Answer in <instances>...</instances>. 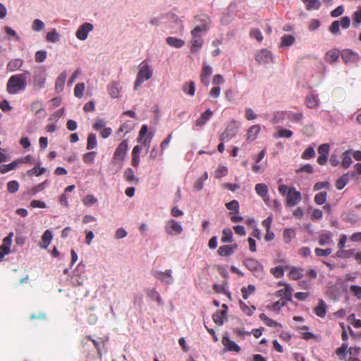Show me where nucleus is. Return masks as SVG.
<instances>
[{
    "label": "nucleus",
    "mask_w": 361,
    "mask_h": 361,
    "mask_svg": "<svg viewBox=\"0 0 361 361\" xmlns=\"http://www.w3.org/2000/svg\"><path fill=\"white\" fill-rule=\"evenodd\" d=\"M27 78L25 74L20 73L12 75L7 82L6 89L9 94H15L25 89Z\"/></svg>",
    "instance_id": "obj_1"
},
{
    "label": "nucleus",
    "mask_w": 361,
    "mask_h": 361,
    "mask_svg": "<svg viewBox=\"0 0 361 361\" xmlns=\"http://www.w3.org/2000/svg\"><path fill=\"white\" fill-rule=\"evenodd\" d=\"M128 149L127 140H123L116 147L112 158V164L118 166L120 169L123 166Z\"/></svg>",
    "instance_id": "obj_2"
},
{
    "label": "nucleus",
    "mask_w": 361,
    "mask_h": 361,
    "mask_svg": "<svg viewBox=\"0 0 361 361\" xmlns=\"http://www.w3.org/2000/svg\"><path fill=\"white\" fill-rule=\"evenodd\" d=\"M153 71L146 61H142L137 73L134 84V89L137 90L145 81L148 80L152 76Z\"/></svg>",
    "instance_id": "obj_3"
},
{
    "label": "nucleus",
    "mask_w": 361,
    "mask_h": 361,
    "mask_svg": "<svg viewBox=\"0 0 361 361\" xmlns=\"http://www.w3.org/2000/svg\"><path fill=\"white\" fill-rule=\"evenodd\" d=\"M196 26L194 27L195 31L202 32H207L210 27L211 19L209 16L206 14H199L194 17Z\"/></svg>",
    "instance_id": "obj_4"
},
{
    "label": "nucleus",
    "mask_w": 361,
    "mask_h": 361,
    "mask_svg": "<svg viewBox=\"0 0 361 361\" xmlns=\"http://www.w3.org/2000/svg\"><path fill=\"white\" fill-rule=\"evenodd\" d=\"M243 264L256 276L263 275V267L259 261L253 258H247Z\"/></svg>",
    "instance_id": "obj_5"
},
{
    "label": "nucleus",
    "mask_w": 361,
    "mask_h": 361,
    "mask_svg": "<svg viewBox=\"0 0 361 361\" xmlns=\"http://www.w3.org/2000/svg\"><path fill=\"white\" fill-rule=\"evenodd\" d=\"M341 56L345 64H355L358 63L360 59L359 54L350 49H343Z\"/></svg>",
    "instance_id": "obj_6"
},
{
    "label": "nucleus",
    "mask_w": 361,
    "mask_h": 361,
    "mask_svg": "<svg viewBox=\"0 0 361 361\" xmlns=\"http://www.w3.org/2000/svg\"><path fill=\"white\" fill-rule=\"evenodd\" d=\"M201 32H202L200 31H195V30L194 29L192 30L190 32L192 36V39L190 41V51L192 53H195L198 51L203 45L204 39L200 35Z\"/></svg>",
    "instance_id": "obj_7"
},
{
    "label": "nucleus",
    "mask_w": 361,
    "mask_h": 361,
    "mask_svg": "<svg viewBox=\"0 0 361 361\" xmlns=\"http://www.w3.org/2000/svg\"><path fill=\"white\" fill-rule=\"evenodd\" d=\"M279 286H283L284 288L280 289L275 293L276 297L281 298V300H286L287 302L292 301L293 288L286 283L279 282Z\"/></svg>",
    "instance_id": "obj_8"
},
{
    "label": "nucleus",
    "mask_w": 361,
    "mask_h": 361,
    "mask_svg": "<svg viewBox=\"0 0 361 361\" xmlns=\"http://www.w3.org/2000/svg\"><path fill=\"white\" fill-rule=\"evenodd\" d=\"M302 200L300 192L295 190V188H290L287 193L286 205L288 207H294L298 204Z\"/></svg>",
    "instance_id": "obj_9"
},
{
    "label": "nucleus",
    "mask_w": 361,
    "mask_h": 361,
    "mask_svg": "<svg viewBox=\"0 0 361 361\" xmlns=\"http://www.w3.org/2000/svg\"><path fill=\"white\" fill-rule=\"evenodd\" d=\"M165 231L170 235H176L183 232V228L178 221L170 219L166 223Z\"/></svg>",
    "instance_id": "obj_10"
},
{
    "label": "nucleus",
    "mask_w": 361,
    "mask_h": 361,
    "mask_svg": "<svg viewBox=\"0 0 361 361\" xmlns=\"http://www.w3.org/2000/svg\"><path fill=\"white\" fill-rule=\"evenodd\" d=\"M238 132V128L234 122L230 123L226 128L224 132L220 135L221 141H228L234 137Z\"/></svg>",
    "instance_id": "obj_11"
},
{
    "label": "nucleus",
    "mask_w": 361,
    "mask_h": 361,
    "mask_svg": "<svg viewBox=\"0 0 361 361\" xmlns=\"http://www.w3.org/2000/svg\"><path fill=\"white\" fill-rule=\"evenodd\" d=\"M221 343L224 347L225 351L240 353L241 350L240 347L234 341H231L228 335H224L222 337Z\"/></svg>",
    "instance_id": "obj_12"
},
{
    "label": "nucleus",
    "mask_w": 361,
    "mask_h": 361,
    "mask_svg": "<svg viewBox=\"0 0 361 361\" xmlns=\"http://www.w3.org/2000/svg\"><path fill=\"white\" fill-rule=\"evenodd\" d=\"M93 25L90 23H85L81 25L75 32L76 37L80 40H85L88 36V33L93 30Z\"/></svg>",
    "instance_id": "obj_13"
},
{
    "label": "nucleus",
    "mask_w": 361,
    "mask_h": 361,
    "mask_svg": "<svg viewBox=\"0 0 361 361\" xmlns=\"http://www.w3.org/2000/svg\"><path fill=\"white\" fill-rule=\"evenodd\" d=\"M255 59L260 64H266L272 61V54L267 49H262L256 54Z\"/></svg>",
    "instance_id": "obj_14"
},
{
    "label": "nucleus",
    "mask_w": 361,
    "mask_h": 361,
    "mask_svg": "<svg viewBox=\"0 0 361 361\" xmlns=\"http://www.w3.org/2000/svg\"><path fill=\"white\" fill-rule=\"evenodd\" d=\"M154 276L166 284H171L173 282L172 271L171 269H167L165 271H157Z\"/></svg>",
    "instance_id": "obj_15"
},
{
    "label": "nucleus",
    "mask_w": 361,
    "mask_h": 361,
    "mask_svg": "<svg viewBox=\"0 0 361 361\" xmlns=\"http://www.w3.org/2000/svg\"><path fill=\"white\" fill-rule=\"evenodd\" d=\"M212 74V68L206 63H203L201 74L200 80L204 85L208 86L209 84V77Z\"/></svg>",
    "instance_id": "obj_16"
},
{
    "label": "nucleus",
    "mask_w": 361,
    "mask_h": 361,
    "mask_svg": "<svg viewBox=\"0 0 361 361\" xmlns=\"http://www.w3.org/2000/svg\"><path fill=\"white\" fill-rule=\"evenodd\" d=\"M238 244L225 245L220 246L217 250V253L222 257H228L233 255L238 249Z\"/></svg>",
    "instance_id": "obj_17"
},
{
    "label": "nucleus",
    "mask_w": 361,
    "mask_h": 361,
    "mask_svg": "<svg viewBox=\"0 0 361 361\" xmlns=\"http://www.w3.org/2000/svg\"><path fill=\"white\" fill-rule=\"evenodd\" d=\"M261 128L259 125L252 126L246 133V140L247 142L255 140L260 132Z\"/></svg>",
    "instance_id": "obj_18"
},
{
    "label": "nucleus",
    "mask_w": 361,
    "mask_h": 361,
    "mask_svg": "<svg viewBox=\"0 0 361 361\" xmlns=\"http://www.w3.org/2000/svg\"><path fill=\"white\" fill-rule=\"evenodd\" d=\"M13 233L11 232L3 240V243L0 247V250L4 252V254H9L11 252V245L12 243V238Z\"/></svg>",
    "instance_id": "obj_19"
},
{
    "label": "nucleus",
    "mask_w": 361,
    "mask_h": 361,
    "mask_svg": "<svg viewBox=\"0 0 361 361\" xmlns=\"http://www.w3.org/2000/svg\"><path fill=\"white\" fill-rule=\"evenodd\" d=\"M315 314L321 318H324L326 314V302L320 299L318 305L314 308Z\"/></svg>",
    "instance_id": "obj_20"
},
{
    "label": "nucleus",
    "mask_w": 361,
    "mask_h": 361,
    "mask_svg": "<svg viewBox=\"0 0 361 361\" xmlns=\"http://www.w3.org/2000/svg\"><path fill=\"white\" fill-rule=\"evenodd\" d=\"M339 57V51L336 49L328 51L324 55V59L328 63H335Z\"/></svg>",
    "instance_id": "obj_21"
},
{
    "label": "nucleus",
    "mask_w": 361,
    "mask_h": 361,
    "mask_svg": "<svg viewBox=\"0 0 361 361\" xmlns=\"http://www.w3.org/2000/svg\"><path fill=\"white\" fill-rule=\"evenodd\" d=\"M107 91L112 98H118L120 94L119 83L117 82H112L107 86Z\"/></svg>",
    "instance_id": "obj_22"
},
{
    "label": "nucleus",
    "mask_w": 361,
    "mask_h": 361,
    "mask_svg": "<svg viewBox=\"0 0 361 361\" xmlns=\"http://www.w3.org/2000/svg\"><path fill=\"white\" fill-rule=\"evenodd\" d=\"M319 99L317 95L310 94L305 98L306 106L310 109H314L318 106Z\"/></svg>",
    "instance_id": "obj_23"
},
{
    "label": "nucleus",
    "mask_w": 361,
    "mask_h": 361,
    "mask_svg": "<svg viewBox=\"0 0 361 361\" xmlns=\"http://www.w3.org/2000/svg\"><path fill=\"white\" fill-rule=\"evenodd\" d=\"M123 178L128 183H139V178L135 176L134 171L131 168H127L123 173Z\"/></svg>",
    "instance_id": "obj_24"
},
{
    "label": "nucleus",
    "mask_w": 361,
    "mask_h": 361,
    "mask_svg": "<svg viewBox=\"0 0 361 361\" xmlns=\"http://www.w3.org/2000/svg\"><path fill=\"white\" fill-rule=\"evenodd\" d=\"M212 115L213 112L211 110L207 109L201 114L199 118L197 119L196 125L200 127L204 126L209 120Z\"/></svg>",
    "instance_id": "obj_25"
},
{
    "label": "nucleus",
    "mask_w": 361,
    "mask_h": 361,
    "mask_svg": "<svg viewBox=\"0 0 361 361\" xmlns=\"http://www.w3.org/2000/svg\"><path fill=\"white\" fill-rule=\"evenodd\" d=\"M255 189L257 194L261 197H262L264 200L266 202L265 197H267L269 192L267 185L264 183H257L255 185Z\"/></svg>",
    "instance_id": "obj_26"
},
{
    "label": "nucleus",
    "mask_w": 361,
    "mask_h": 361,
    "mask_svg": "<svg viewBox=\"0 0 361 361\" xmlns=\"http://www.w3.org/2000/svg\"><path fill=\"white\" fill-rule=\"evenodd\" d=\"M259 319L268 326L273 328L282 327L281 324L268 317L264 313L260 314Z\"/></svg>",
    "instance_id": "obj_27"
},
{
    "label": "nucleus",
    "mask_w": 361,
    "mask_h": 361,
    "mask_svg": "<svg viewBox=\"0 0 361 361\" xmlns=\"http://www.w3.org/2000/svg\"><path fill=\"white\" fill-rule=\"evenodd\" d=\"M23 64V61L20 59H16L10 61L7 64V70L13 72L21 68Z\"/></svg>",
    "instance_id": "obj_28"
},
{
    "label": "nucleus",
    "mask_w": 361,
    "mask_h": 361,
    "mask_svg": "<svg viewBox=\"0 0 361 361\" xmlns=\"http://www.w3.org/2000/svg\"><path fill=\"white\" fill-rule=\"evenodd\" d=\"M52 240V234L49 230H46L42 236L41 247L47 248L51 243Z\"/></svg>",
    "instance_id": "obj_29"
},
{
    "label": "nucleus",
    "mask_w": 361,
    "mask_h": 361,
    "mask_svg": "<svg viewBox=\"0 0 361 361\" xmlns=\"http://www.w3.org/2000/svg\"><path fill=\"white\" fill-rule=\"evenodd\" d=\"M166 42L170 47L176 48H180L185 44L184 40L173 37H167Z\"/></svg>",
    "instance_id": "obj_30"
},
{
    "label": "nucleus",
    "mask_w": 361,
    "mask_h": 361,
    "mask_svg": "<svg viewBox=\"0 0 361 361\" xmlns=\"http://www.w3.org/2000/svg\"><path fill=\"white\" fill-rule=\"evenodd\" d=\"M66 78V72H62L59 74L55 82V88L57 91H61L63 89Z\"/></svg>",
    "instance_id": "obj_31"
},
{
    "label": "nucleus",
    "mask_w": 361,
    "mask_h": 361,
    "mask_svg": "<svg viewBox=\"0 0 361 361\" xmlns=\"http://www.w3.org/2000/svg\"><path fill=\"white\" fill-rule=\"evenodd\" d=\"M349 182L348 173H345L339 177L335 183L336 188L338 190H342Z\"/></svg>",
    "instance_id": "obj_32"
},
{
    "label": "nucleus",
    "mask_w": 361,
    "mask_h": 361,
    "mask_svg": "<svg viewBox=\"0 0 361 361\" xmlns=\"http://www.w3.org/2000/svg\"><path fill=\"white\" fill-rule=\"evenodd\" d=\"M20 164V160H15L8 164H2L0 166V173H6L11 170L15 169Z\"/></svg>",
    "instance_id": "obj_33"
},
{
    "label": "nucleus",
    "mask_w": 361,
    "mask_h": 361,
    "mask_svg": "<svg viewBox=\"0 0 361 361\" xmlns=\"http://www.w3.org/2000/svg\"><path fill=\"white\" fill-rule=\"evenodd\" d=\"M307 10H317L321 6L319 0H302Z\"/></svg>",
    "instance_id": "obj_34"
},
{
    "label": "nucleus",
    "mask_w": 361,
    "mask_h": 361,
    "mask_svg": "<svg viewBox=\"0 0 361 361\" xmlns=\"http://www.w3.org/2000/svg\"><path fill=\"white\" fill-rule=\"evenodd\" d=\"M303 269L301 268L292 267L289 272V278L293 280H299L303 276Z\"/></svg>",
    "instance_id": "obj_35"
},
{
    "label": "nucleus",
    "mask_w": 361,
    "mask_h": 361,
    "mask_svg": "<svg viewBox=\"0 0 361 361\" xmlns=\"http://www.w3.org/2000/svg\"><path fill=\"white\" fill-rule=\"evenodd\" d=\"M182 90L185 93H186L190 96H193L195 92V82L190 81L189 82H185V84H183V85L182 87Z\"/></svg>",
    "instance_id": "obj_36"
},
{
    "label": "nucleus",
    "mask_w": 361,
    "mask_h": 361,
    "mask_svg": "<svg viewBox=\"0 0 361 361\" xmlns=\"http://www.w3.org/2000/svg\"><path fill=\"white\" fill-rule=\"evenodd\" d=\"M350 151L347 150L342 154V162L341 166L343 169H348L350 167L352 163V159L350 157Z\"/></svg>",
    "instance_id": "obj_37"
},
{
    "label": "nucleus",
    "mask_w": 361,
    "mask_h": 361,
    "mask_svg": "<svg viewBox=\"0 0 361 361\" xmlns=\"http://www.w3.org/2000/svg\"><path fill=\"white\" fill-rule=\"evenodd\" d=\"M284 243L289 244L291 240L295 237V230L293 228H286L283 233Z\"/></svg>",
    "instance_id": "obj_38"
},
{
    "label": "nucleus",
    "mask_w": 361,
    "mask_h": 361,
    "mask_svg": "<svg viewBox=\"0 0 361 361\" xmlns=\"http://www.w3.org/2000/svg\"><path fill=\"white\" fill-rule=\"evenodd\" d=\"M226 314H224L220 310L216 311L212 315L214 322L219 326L223 325L224 322V319L226 318Z\"/></svg>",
    "instance_id": "obj_39"
},
{
    "label": "nucleus",
    "mask_w": 361,
    "mask_h": 361,
    "mask_svg": "<svg viewBox=\"0 0 361 361\" xmlns=\"http://www.w3.org/2000/svg\"><path fill=\"white\" fill-rule=\"evenodd\" d=\"M255 291V286L252 284H249L247 287L243 286L241 288L242 296L243 299L247 300L250 295L253 294Z\"/></svg>",
    "instance_id": "obj_40"
},
{
    "label": "nucleus",
    "mask_w": 361,
    "mask_h": 361,
    "mask_svg": "<svg viewBox=\"0 0 361 361\" xmlns=\"http://www.w3.org/2000/svg\"><path fill=\"white\" fill-rule=\"evenodd\" d=\"M239 305L240 310L248 316H252L256 310V307L254 305L249 307L241 300H240Z\"/></svg>",
    "instance_id": "obj_41"
},
{
    "label": "nucleus",
    "mask_w": 361,
    "mask_h": 361,
    "mask_svg": "<svg viewBox=\"0 0 361 361\" xmlns=\"http://www.w3.org/2000/svg\"><path fill=\"white\" fill-rule=\"evenodd\" d=\"M222 237L221 241L222 243H231L233 241V233L230 228H225L222 232Z\"/></svg>",
    "instance_id": "obj_42"
},
{
    "label": "nucleus",
    "mask_w": 361,
    "mask_h": 361,
    "mask_svg": "<svg viewBox=\"0 0 361 361\" xmlns=\"http://www.w3.org/2000/svg\"><path fill=\"white\" fill-rule=\"evenodd\" d=\"M354 250H345L343 248L339 249L336 252V257L342 259H347L353 257L354 255Z\"/></svg>",
    "instance_id": "obj_43"
},
{
    "label": "nucleus",
    "mask_w": 361,
    "mask_h": 361,
    "mask_svg": "<svg viewBox=\"0 0 361 361\" xmlns=\"http://www.w3.org/2000/svg\"><path fill=\"white\" fill-rule=\"evenodd\" d=\"M97 152L92 151L87 152L82 155V161L87 164H92L94 163Z\"/></svg>",
    "instance_id": "obj_44"
},
{
    "label": "nucleus",
    "mask_w": 361,
    "mask_h": 361,
    "mask_svg": "<svg viewBox=\"0 0 361 361\" xmlns=\"http://www.w3.org/2000/svg\"><path fill=\"white\" fill-rule=\"evenodd\" d=\"M97 137L95 134L90 133L88 135L87 140V149H92L97 147Z\"/></svg>",
    "instance_id": "obj_45"
},
{
    "label": "nucleus",
    "mask_w": 361,
    "mask_h": 361,
    "mask_svg": "<svg viewBox=\"0 0 361 361\" xmlns=\"http://www.w3.org/2000/svg\"><path fill=\"white\" fill-rule=\"evenodd\" d=\"M327 192H320L315 195L314 197V202L318 205L324 204L326 201Z\"/></svg>",
    "instance_id": "obj_46"
},
{
    "label": "nucleus",
    "mask_w": 361,
    "mask_h": 361,
    "mask_svg": "<svg viewBox=\"0 0 361 361\" xmlns=\"http://www.w3.org/2000/svg\"><path fill=\"white\" fill-rule=\"evenodd\" d=\"M295 42V38L290 35H285L281 37V47H290Z\"/></svg>",
    "instance_id": "obj_47"
},
{
    "label": "nucleus",
    "mask_w": 361,
    "mask_h": 361,
    "mask_svg": "<svg viewBox=\"0 0 361 361\" xmlns=\"http://www.w3.org/2000/svg\"><path fill=\"white\" fill-rule=\"evenodd\" d=\"M45 171H46V169L44 167L39 168V164H38L37 166H35L34 168L27 171V173L29 176H32L33 175L39 176L42 175L45 172Z\"/></svg>",
    "instance_id": "obj_48"
},
{
    "label": "nucleus",
    "mask_w": 361,
    "mask_h": 361,
    "mask_svg": "<svg viewBox=\"0 0 361 361\" xmlns=\"http://www.w3.org/2000/svg\"><path fill=\"white\" fill-rule=\"evenodd\" d=\"M85 89V85L84 82H79L75 85L74 88V95L77 98H81L83 96V92Z\"/></svg>",
    "instance_id": "obj_49"
},
{
    "label": "nucleus",
    "mask_w": 361,
    "mask_h": 361,
    "mask_svg": "<svg viewBox=\"0 0 361 361\" xmlns=\"http://www.w3.org/2000/svg\"><path fill=\"white\" fill-rule=\"evenodd\" d=\"M47 40L52 43H55L59 40V35L56 32V29H53L48 32L47 34Z\"/></svg>",
    "instance_id": "obj_50"
},
{
    "label": "nucleus",
    "mask_w": 361,
    "mask_h": 361,
    "mask_svg": "<svg viewBox=\"0 0 361 361\" xmlns=\"http://www.w3.org/2000/svg\"><path fill=\"white\" fill-rule=\"evenodd\" d=\"M331 234L330 233H324L319 236V243L320 245L329 244L331 242Z\"/></svg>",
    "instance_id": "obj_51"
},
{
    "label": "nucleus",
    "mask_w": 361,
    "mask_h": 361,
    "mask_svg": "<svg viewBox=\"0 0 361 361\" xmlns=\"http://www.w3.org/2000/svg\"><path fill=\"white\" fill-rule=\"evenodd\" d=\"M228 174V169L224 166H219L214 172V177L216 178H221Z\"/></svg>",
    "instance_id": "obj_52"
},
{
    "label": "nucleus",
    "mask_w": 361,
    "mask_h": 361,
    "mask_svg": "<svg viewBox=\"0 0 361 361\" xmlns=\"http://www.w3.org/2000/svg\"><path fill=\"white\" fill-rule=\"evenodd\" d=\"M82 202L85 206L91 207L97 202V200L94 195H87L82 200Z\"/></svg>",
    "instance_id": "obj_53"
},
{
    "label": "nucleus",
    "mask_w": 361,
    "mask_h": 361,
    "mask_svg": "<svg viewBox=\"0 0 361 361\" xmlns=\"http://www.w3.org/2000/svg\"><path fill=\"white\" fill-rule=\"evenodd\" d=\"M315 156V152L313 147H308L305 149L302 154V158L303 159H310Z\"/></svg>",
    "instance_id": "obj_54"
},
{
    "label": "nucleus",
    "mask_w": 361,
    "mask_h": 361,
    "mask_svg": "<svg viewBox=\"0 0 361 361\" xmlns=\"http://www.w3.org/2000/svg\"><path fill=\"white\" fill-rule=\"evenodd\" d=\"M348 350V344L343 343L341 347L338 348L336 350V355L341 360H344Z\"/></svg>",
    "instance_id": "obj_55"
},
{
    "label": "nucleus",
    "mask_w": 361,
    "mask_h": 361,
    "mask_svg": "<svg viewBox=\"0 0 361 361\" xmlns=\"http://www.w3.org/2000/svg\"><path fill=\"white\" fill-rule=\"evenodd\" d=\"M339 20H334L329 27V31L334 35L341 34Z\"/></svg>",
    "instance_id": "obj_56"
},
{
    "label": "nucleus",
    "mask_w": 361,
    "mask_h": 361,
    "mask_svg": "<svg viewBox=\"0 0 361 361\" xmlns=\"http://www.w3.org/2000/svg\"><path fill=\"white\" fill-rule=\"evenodd\" d=\"M270 272L277 279L281 278L284 274V271L281 266L271 268Z\"/></svg>",
    "instance_id": "obj_57"
},
{
    "label": "nucleus",
    "mask_w": 361,
    "mask_h": 361,
    "mask_svg": "<svg viewBox=\"0 0 361 361\" xmlns=\"http://www.w3.org/2000/svg\"><path fill=\"white\" fill-rule=\"evenodd\" d=\"M45 25L43 21L39 19H35L32 25V28L34 31L39 32L44 28Z\"/></svg>",
    "instance_id": "obj_58"
},
{
    "label": "nucleus",
    "mask_w": 361,
    "mask_h": 361,
    "mask_svg": "<svg viewBox=\"0 0 361 361\" xmlns=\"http://www.w3.org/2000/svg\"><path fill=\"white\" fill-rule=\"evenodd\" d=\"M47 181L44 180V182L34 186L32 188L30 189V193L32 195L37 194V192L43 190L45 188V187L47 186Z\"/></svg>",
    "instance_id": "obj_59"
},
{
    "label": "nucleus",
    "mask_w": 361,
    "mask_h": 361,
    "mask_svg": "<svg viewBox=\"0 0 361 361\" xmlns=\"http://www.w3.org/2000/svg\"><path fill=\"white\" fill-rule=\"evenodd\" d=\"M19 184L16 180H11L7 183V190L11 193H15L18 190Z\"/></svg>",
    "instance_id": "obj_60"
},
{
    "label": "nucleus",
    "mask_w": 361,
    "mask_h": 361,
    "mask_svg": "<svg viewBox=\"0 0 361 361\" xmlns=\"http://www.w3.org/2000/svg\"><path fill=\"white\" fill-rule=\"evenodd\" d=\"M329 150H330V146L327 143L321 145L318 147V149H317L319 155H322V156H328L329 153Z\"/></svg>",
    "instance_id": "obj_61"
},
{
    "label": "nucleus",
    "mask_w": 361,
    "mask_h": 361,
    "mask_svg": "<svg viewBox=\"0 0 361 361\" xmlns=\"http://www.w3.org/2000/svg\"><path fill=\"white\" fill-rule=\"evenodd\" d=\"M226 207L228 210H234L236 214L239 213V203L235 200L226 203Z\"/></svg>",
    "instance_id": "obj_62"
},
{
    "label": "nucleus",
    "mask_w": 361,
    "mask_h": 361,
    "mask_svg": "<svg viewBox=\"0 0 361 361\" xmlns=\"http://www.w3.org/2000/svg\"><path fill=\"white\" fill-rule=\"evenodd\" d=\"M292 135L293 132L290 130L280 128L278 132V135H274V137L290 138Z\"/></svg>",
    "instance_id": "obj_63"
},
{
    "label": "nucleus",
    "mask_w": 361,
    "mask_h": 361,
    "mask_svg": "<svg viewBox=\"0 0 361 361\" xmlns=\"http://www.w3.org/2000/svg\"><path fill=\"white\" fill-rule=\"evenodd\" d=\"M353 20L354 23H361V6H359L357 11L354 12Z\"/></svg>",
    "instance_id": "obj_64"
}]
</instances>
